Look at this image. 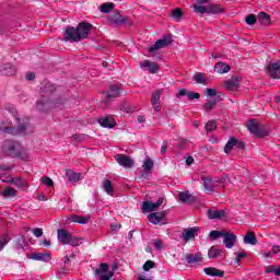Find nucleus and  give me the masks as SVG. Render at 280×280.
<instances>
[{"instance_id": "obj_42", "label": "nucleus", "mask_w": 280, "mask_h": 280, "mask_svg": "<svg viewBox=\"0 0 280 280\" xmlns=\"http://www.w3.org/2000/svg\"><path fill=\"white\" fill-rule=\"evenodd\" d=\"M113 8H115V4L112 2L103 3L101 5V12H103L104 14H108V12H110V10H113Z\"/></svg>"}, {"instance_id": "obj_28", "label": "nucleus", "mask_w": 280, "mask_h": 280, "mask_svg": "<svg viewBox=\"0 0 280 280\" xmlns=\"http://www.w3.org/2000/svg\"><path fill=\"white\" fill-rule=\"evenodd\" d=\"M70 222H77L78 224H89L91 217H80L78 214H72L69 217Z\"/></svg>"}, {"instance_id": "obj_48", "label": "nucleus", "mask_w": 280, "mask_h": 280, "mask_svg": "<svg viewBox=\"0 0 280 280\" xmlns=\"http://www.w3.org/2000/svg\"><path fill=\"white\" fill-rule=\"evenodd\" d=\"M172 16L173 19H175L176 21L180 20V16H183V11H180V9H174L172 11Z\"/></svg>"}, {"instance_id": "obj_53", "label": "nucleus", "mask_w": 280, "mask_h": 280, "mask_svg": "<svg viewBox=\"0 0 280 280\" xmlns=\"http://www.w3.org/2000/svg\"><path fill=\"white\" fill-rule=\"evenodd\" d=\"M176 145H177V148H178L179 150H185V145H187V140L180 139V140H178V142L176 143Z\"/></svg>"}, {"instance_id": "obj_27", "label": "nucleus", "mask_w": 280, "mask_h": 280, "mask_svg": "<svg viewBox=\"0 0 280 280\" xmlns=\"http://www.w3.org/2000/svg\"><path fill=\"white\" fill-rule=\"evenodd\" d=\"M209 277H224V271L217 269L214 267H207L203 269Z\"/></svg>"}, {"instance_id": "obj_58", "label": "nucleus", "mask_w": 280, "mask_h": 280, "mask_svg": "<svg viewBox=\"0 0 280 280\" xmlns=\"http://www.w3.org/2000/svg\"><path fill=\"white\" fill-rule=\"evenodd\" d=\"M185 96H189V91H187L186 89H183L178 92L177 94V97L180 98V97H185Z\"/></svg>"}, {"instance_id": "obj_21", "label": "nucleus", "mask_w": 280, "mask_h": 280, "mask_svg": "<svg viewBox=\"0 0 280 280\" xmlns=\"http://www.w3.org/2000/svg\"><path fill=\"white\" fill-rule=\"evenodd\" d=\"M98 124H101L103 128H115V126H117V122L115 121V118H113V116H105L103 118H100Z\"/></svg>"}, {"instance_id": "obj_34", "label": "nucleus", "mask_w": 280, "mask_h": 280, "mask_svg": "<svg viewBox=\"0 0 280 280\" xmlns=\"http://www.w3.org/2000/svg\"><path fill=\"white\" fill-rule=\"evenodd\" d=\"M186 261L187 264H198V261H202V256L200 254H187Z\"/></svg>"}, {"instance_id": "obj_50", "label": "nucleus", "mask_w": 280, "mask_h": 280, "mask_svg": "<svg viewBox=\"0 0 280 280\" xmlns=\"http://www.w3.org/2000/svg\"><path fill=\"white\" fill-rule=\"evenodd\" d=\"M154 266H155L154 261L148 260L143 265V270H145V272H148L149 270H152V268H154Z\"/></svg>"}, {"instance_id": "obj_19", "label": "nucleus", "mask_w": 280, "mask_h": 280, "mask_svg": "<svg viewBox=\"0 0 280 280\" xmlns=\"http://www.w3.org/2000/svg\"><path fill=\"white\" fill-rule=\"evenodd\" d=\"M198 231H200V229L196 226L185 229L182 233V238L184 242H189V240H194V237H196V233H198Z\"/></svg>"}, {"instance_id": "obj_57", "label": "nucleus", "mask_w": 280, "mask_h": 280, "mask_svg": "<svg viewBox=\"0 0 280 280\" xmlns=\"http://www.w3.org/2000/svg\"><path fill=\"white\" fill-rule=\"evenodd\" d=\"M188 100H200V94L195 92H188Z\"/></svg>"}, {"instance_id": "obj_20", "label": "nucleus", "mask_w": 280, "mask_h": 280, "mask_svg": "<svg viewBox=\"0 0 280 280\" xmlns=\"http://www.w3.org/2000/svg\"><path fill=\"white\" fill-rule=\"evenodd\" d=\"M223 86H225L228 91H237V89H240V79H237V77H232L224 81Z\"/></svg>"}, {"instance_id": "obj_44", "label": "nucleus", "mask_w": 280, "mask_h": 280, "mask_svg": "<svg viewBox=\"0 0 280 280\" xmlns=\"http://www.w3.org/2000/svg\"><path fill=\"white\" fill-rule=\"evenodd\" d=\"M144 172H151L154 167V162H152L150 159H147L142 165Z\"/></svg>"}, {"instance_id": "obj_64", "label": "nucleus", "mask_w": 280, "mask_h": 280, "mask_svg": "<svg viewBox=\"0 0 280 280\" xmlns=\"http://www.w3.org/2000/svg\"><path fill=\"white\" fill-rule=\"evenodd\" d=\"M192 164H194V158L188 156V158L186 159V165H192Z\"/></svg>"}, {"instance_id": "obj_26", "label": "nucleus", "mask_w": 280, "mask_h": 280, "mask_svg": "<svg viewBox=\"0 0 280 280\" xmlns=\"http://www.w3.org/2000/svg\"><path fill=\"white\" fill-rule=\"evenodd\" d=\"M58 240L63 245L69 244V240H71V233L67 230H58Z\"/></svg>"}, {"instance_id": "obj_31", "label": "nucleus", "mask_w": 280, "mask_h": 280, "mask_svg": "<svg viewBox=\"0 0 280 280\" xmlns=\"http://www.w3.org/2000/svg\"><path fill=\"white\" fill-rule=\"evenodd\" d=\"M215 73H229L231 71V67L223 62H218L214 66Z\"/></svg>"}, {"instance_id": "obj_11", "label": "nucleus", "mask_w": 280, "mask_h": 280, "mask_svg": "<svg viewBox=\"0 0 280 280\" xmlns=\"http://www.w3.org/2000/svg\"><path fill=\"white\" fill-rule=\"evenodd\" d=\"M119 85H110L109 90L103 94V100L105 104H110L113 100L119 97Z\"/></svg>"}, {"instance_id": "obj_43", "label": "nucleus", "mask_w": 280, "mask_h": 280, "mask_svg": "<svg viewBox=\"0 0 280 280\" xmlns=\"http://www.w3.org/2000/svg\"><path fill=\"white\" fill-rule=\"evenodd\" d=\"M224 236V232H220V231H211L209 234L210 240L213 242L215 240H219V237H223Z\"/></svg>"}, {"instance_id": "obj_38", "label": "nucleus", "mask_w": 280, "mask_h": 280, "mask_svg": "<svg viewBox=\"0 0 280 280\" xmlns=\"http://www.w3.org/2000/svg\"><path fill=\"white\" fill-rule=\"evenodd\" d=\"M258 21H260L261 25H269L270 16L268 14H266V12H260L258 14Z\"/></svg>"}, {"instance_id": "obj_12", "label": "nucleus", "mask_w": 280, "mask_h": 280, "mask_svg": "<svg viewBox=\"0 0 280 280\" xmlns=\"http://www.w3.org/2000/svg\"><path fill=\"white\" fill-rule=\"evenodd\" d=\"M115 160L117 161L118 165L125 167L126 170L135 167V160H132L130 155L117 154L115 155Z\"/></svg>"}, {"instance_id": "obj_29", "label": "nucleus", "mask_w": 280, "mask_h": 280, "mask_svg": "<svg viewBox=\"0 0 280 280\" xmlns=\"http://www.w3.org/2000/svg\"><path fill=\"white\" fill-rule=\"evenodd\" d=\"M66 176L70 183H78L82 178V174L75 173L71 170L66 171Z\"/></svg>"}, {"instance_id": "obj_62", "label": "nucleus", "mask_w": 280, "mask_h": 280, "mask_svg": "<svg viewBox=\"0 0 280 280\" xmlns=\"http://www.w3.org/2000/svg\"><path fill=\"white\" fill-rule=\"evenodd\" d=\"M35 78H36V74H34V73H32V72H27V73H26V80L32 81V80H34Z\"/></svg>"}, {"instance_id": "obj_7", "label": "nucleus", "mask_w": 280, "mask_h": 280, "mask_svg": "<svg viewBox=\"0 0 280 280\" xmlns=\"http://www.w3.org/2000/svg\"><path fill=\"white\" fill-rule=\"evenodd\" d=\"M1 150L8 156L15 158L16 154H19V150H21V143L13 140H7L2 143Z\"/></svg>"}, {"instance_id": "obj_51", "label": "nucleus", "mask_w": 280, "mask_h": 280, "mask_svg": "<svg viewBox=\"0 0 280 280\" xmlns=\"http://www.w3.org/2000/svg\"><path fill=\"white\" fill-rule=\"evenodd\" d=\"M153 246H154L155 250H163V241L155 240L153 242Z\"/></svg>"}, {"instance_id": "obj_10", "label": "nucleus", "mask_w": 280, "mask_h": 280, "mask_svg": "<svg viewBox=\"0 0 280 280\" xmlns=\"http://www.w3.org/2000/svg\"><path fill=\"white\" fill-rule=\"evenodd\" d=\"M95 275L100 277V280H110L115 277V272L108 271V264H101L98 269H95Z\"/></svg>"}, {"instance_id": "obj_15", "label": "nucleus", "mask_w": 280, "mask_h": 280, "mask_svg": "<svg viewBox=\"0 0 280 280\" xmlns=\"http://www.w3.org/2000/svg\"><path fill=\"white\" fill-rule=\"evenodd\" d=\"M165 215H167V210L161 211V212H152L148 215L149 222L151 224H161L163 220L165 219Z\"/></svg>"}, {"instance_id": "obj_6", "label": "nucleus", "mask_w": 280, "mask_h": 280, "mask_svg": "<svg viewBox=\"0 0 280 280\" xmlns=\"http://www.w3.org/2000/svg\"><path fill=\"white\" fill-rule=\"evenodd\" d=\"M194 12L197 14H220V12H222V7H220V4H195Z\"/></svg>"}, {"instance_id": "obj_16", "label": "nucleus", "mask_w": 280, "mask_h": 280, "mask_svg": "<svg viewBox=\"0 0 280 280\" xmlns=\"http://www.w3.org/2000/svg\"><path fill=\"white\" fill-rule=\"evenodd\" d=\"M26 257L28 259H33L34 261H51V253H33L27 254Z\"/></svg>"}, {"instance_id": "obj_56", "label": "nucleus", "mask_w": 280, "mask_h": 280, "mask_svg": "<svg viewBox=\"0 0 280 280\" xmlns=\"http://www.w3.org/2000/svg\"><path fill=\"white\" fill-rule=\"evenodd\" d=\"M72 139H73L74 141H77V143H80L81 141H84V135H78V133H75V135L72 136Z\"/></svg>"}, {"instance_id": "obj_2", "label": "nucleus", "mask_w": 280, "mask_h": 280, "mask_svg": "<svg viewBox=\"0 0 280 280\" xmlns=\"http://www.w3.org/2000/svg\"><path fill=\"white\" fill-rule=\"evenodd\" d=\"M93 30V25L91 23L82 22L78 25V27H68L66 28L65 40H69L70 43H80L83 38L89 36V32Z\"/></svg>"}, {"instance_id": "obj_32", "label": "nucleus", "mask_w": 280, "mask_h": 280, "mask_svg": "<svg viewBox=\"0 0 280 280\" xmlns=\"http://www.w3.org/2000/svg\"><path fill=\"white\" fill-rule=\"evenodd\" d=\"M11 183L19 189H25V187H27V180L23 179L22 177L12 178Z\"/></svg>"}, {"instance_id": "obj_22", "label": "nucleus", "mask_w": 280, "mask_h": 280, "mask_svg": "<svg viewBox=\"0 0 280 280\" xmlns=\"http://www.w3.org/2000/svg\"><path fill=\"white\" fill-rule=\"evenodd\" d=\"M161 93H162V91L158 90V91L153 92V94H152L151 104L156 113H159V110H161V105H160Z\"/></svg>"}, {"instance_id": "obj_13", "label": "nucleus", "mask_w": 280, "mask_h": 280, "mask_svg": "<svg viewBox=\"0 0 280 280\" xmlns=\"http://www.w3.org/2000/svg\"><path fill=\"white\" fill-rule=\"evenodd\" d=\"M267 75L269 78H272V80H280V62H271L267 66Z\"/></svg>"}, {"instance_id": "obj_18", "label": "nucleus", "mask_w": 280, "mask_h": 280, "mask_svg": "<svg viewBox=\"0 0 280 280\" xmlns=\"http://www.w3.org/2000/svg\"><path fill=\"white\" fill-rule=\"evenodd\" d=\"M235 147H237L240 150H242L244 148V142H242L235 138H231L224 147L225 154H229L231 152V150H233V148H235Z\"/></svg>"}, {"instance_id": "obj_60", "label": "nucleus", "mask_w": 280, "mask_h": 280, "mask_svg": "<svg viewBox=\"0 0 280 280\" xmlns=\"http://www.w3.org/2000/svg\"><path fill=\"white\" fill-rule=\"evenodd\" d=\"M272 255H279L280 253V246L279 245H273L271 248Z\"/></svg>"}, {"instance_id": "obj_39", "label": "nucleus", "mask_w": 280, "mask_h": 280, "mask_svg": "<svg viewBox=\"0 0 280 280\" xmlns=\"http://www.w3.org/2000/svg\"><path fill=\"white\" fill-rule=\"evenodd\" d=\"M103 189L104 191H106V194H108V196H113V183H110L109 179H105L104 184H103Z\"/></svg>"}, {"instance_id": "obj_36", "label": "nucleus", "mask_w": 280, "mask_h": 280, "mask_svg": "<svg viewBox=\"0 0 280 280\" xmlns=\"http://www.w3.org/2000/svg\"><path fill=\"white\" fill-rule=\"evenodd\" d=\"M220 255H222V249H219L215 246L210 247V249L208 250V256L210 259H218Z\"/></svg>"}, {"instance_id": "obj_3", "label": "nucleus", "mask_w": 280, "mask_h": 280, "mask_svg": "<svg viewBox=\"0 0 280 280\" xmlns=\"http://www.w3.org/2000/svg\"><path fill=\"white\" fill-rule=\"evenodd\" d=\"M62 106H65V98L62 97L55 101H49L47 97H42L37 102V110H42L43 113L51 110V108H62Z\"/></svg>"}, {"instance_id": "obj_61", "label": "nucleus", "mask_w": 280, "mask_h": 280, "mask_svg": "<svg viewBox=\"0 0 280 280\" xmlns=\"http://www.w3.org/2000/svg\"><path fill=\"white\" fill-rule=\"evenodd\" d=\"M275 270H276L275 266H267V267L265 268V272H266L267 275H270L271 272L275 273Z\"/></svg>"}, {"instance_id": "obj_41", "label": "nucleus", "mask_w": 280, "mask_h": 280, "mask_svg": "<svg viewBox=\"0 0 280 280\" xmlns=\"http://www.w3.org/2000/svg\"><path fill=\"white\" fill-rule=\"evenodd\" d=\"M2 195L5 196L7 198H14V196H16V189L12 187H7L4 188Z\"/></svg>"}, {"instance_id": "obj_54", "label": "nucleus", "mask_w": 280, "mask_h": 280, "mask_svg": "<svg viewBox=\"0 0 280 280\" xmlns=\"http://www.w3.org/2000/svg\"><path fill=\"white\" fill-rule=\"evenodd\" d=\"M33 234L35 235V237H43V229L40 228H35L33 230Z\"/></svg>"}, {"instance_id": "obj_52", "label": "nucleus", "mask_w": 280, "mask_h": 280, "mask_svg": "<svg viewBox=\"0 0 280 280\" xmlns=\"http://www.w3.org/2000/svg\"><path fill=\"white\" fill-rule=\"evenodd\" d=\"M42 183L44 185H47V187H54V180L49 177L42 178Z\"/></svg>"}, {"instance_id": "obj_5", "label": "nucleus", "mask_w": 280, "mask_h": 280, "mask_svg": "<svg viewBox=\"0 0 280 280\" xmlns=\"http://www.w3.org/2000/svg\"><path fill=\"white\" fill-rule=\"evenodd\" d=\"M226 180H229V177H222L214 180L210 177H202L203 187L207 191H214L218 187H224Z\"/></svg>"}, {"instance_id": "obj_59", "label": "nucleus", "mask_w": 280, "mask_h": 280, "mask_svg": "<svg viewBox=\"0 0 280 280\" xmlns=\"http://www.w3.org/2000/svg\"><path fill=\"white\" fill-rule=\"evenodd\" d=\"M7 245H8V240L5 237H1L0 238V250L2 248H5Z\"/></svg>"}, {"instance_id": "obj_55", "label": "nucleus", "mask_w": 280, "mask_h": 280, "mask_svg": "<svg viewBox=\"0 0 280 280\" xmlns=\"http://www.w3.org/2000/svg\"><path fill=\"white\" fill-rule=\"evenodd\" d=\"M246 257V253H236L235 264H240Z\"/></svg>"}, {"instance_id": "obj_24", "label": "nucleus", "mask_w": 280, "mask_h": 280, "mask_svg": "<svg viewBox=\"0 0 280 280\" xmlns=\"http://www.w3.org/2000/svg\"><path fill=\"white\" fill-rule=\"evenodd\" d=\"M224 215H226L224 210H218L215 208H211L208 210V218L210 220H218L220 218H224Z\"/></svg>"}, {"instance_id": "obj_63", "label": "nucleus", "mask_w": 280, "mask_h": 280, "mask_svg": "<svg viewBox=\"0 0 280 280\" xmlns=\"http://www.w3.org/2000/svg\"><path fill=\"white\" fill-rule=\"evenodd\" d=\"M119 229H121V225H117L115 223L110 225V231H119Z\"/></svg>"}, {"instance_id": "obj_40", "label": "nucleus", "mask_w": 280, "mask_h": 280, "mask_svg": "<svg viewBox=\"0 0 280 280\" xmlns=\"http://www.w3.org/2000/svg\"><path fill=\"white\" fill-rule=\"evenodd\" d=\"M215 104H218V100L217 98H208L207 103L205 104L203 108L205 110L209 112L211 110Z\"/></svg>"}, {"instance_id": "obj_46", "label": "nucleus", "mask_w": 280, "mask_h": 280, "mask_svg": "<svg viewBox=\"0 0 280 280\" xmlns=\"http://www.w3.org/2000/svg\"><path fill=\"white\" fill-rule=\"evenodd\" d=\"M218 126L215 125V120H209L206 125L207 132H213Z\"/></svg>"}, {"instance_id": "obj_14", "label": "nucleus", "mask_w": 280, "mask_h": 280, "mask_svg": "<svg viewBox=\"0 0 280 280\" xmlns=\"http://www.w3.org/2000/svg\"><path fill=\"white\" fill-rule=\"evenodd\" d=\"M140 69H142L143 71H149V73L154 74V73H159V70L161 69V67L159 66V63L154 61L144 60L140 62Z\"/></svg>"}, {"instance_id": "obj_30", "label": "nucleus", "mask_w": 280, "mask_h": 280, "mask_svg": "<svg viewBox=\"0 0 280 280\" xmlns=\"http://www.w3.org/2000/svg\"><path fill=\"white\" fill-rule=\"evenodd\" d=\"M244 244H250V246H255L257 244V236H255L254 232L248 231L244 236Z\"/></svg>"}, {"instance_id": "obj_4", "label": "nucleus", "mask_w": 280, "mask_h": 280, "mask_svg": "<svg viewBox=\"0 0 280 280\" xmlns=\"http://www.w3.org/2000/svg\"><path fill=\"white\" fill-rule=\"evenodd\" d=\"M247 129L252 135H255L258 139H261L264 137H268L269 131L268 127L265 125L260 124L259 120L252 119L247 122Z\"/></svg>"}, {"instance_id": "obj_9", "label": "nucleus", "mask_w": 280, "mask_h": 280, "mask_svg": "<svg viewBox=\"0 0 280 280\" xmlns=\"http://www.w3.org/2000/svg\"><path fill=\"white\" fill-rule=\"evenodd\" d=\"M163 202H165V198H159L156 202H152V201H143L142 203V212L143 213H152L153 211H159V209L161 208V205H163Z\"/></svg>"}, {"instance_id": "obj_17", "label": "nucleus", "mask_w": 280, "mask_h": 280, "mask_svg": "<svg viewBox=\"0 0 280 280\" xmlns=\"http://www.w3.org/2000/svg\"><path fill=\"white\" fill-rule=\"evenodd\" d=\"M237 243V235L229 232L223 233V244L225 248H233Z\"/></svg>"}, {"instance_id": "obj_33", "label": "nucleus", "mask_w": 280, "mask_h": 280, "mask_svg": "<svg viewBox=\"0 0 280 280\" xmlns=\"http://www.w3.org/2000/svg\"><path fill=\"white\" fill-rule=\"evenodd\" d=\"M15 158L21 159L22 161H30V151H27L20 144V149L18 150V154L15 155Z\"/></svg>"}, {"instance_id": "obj_23", "label": "nucleus", "mask_w": 280, "mask_h": 280, "mask_svg": "<svg viewBox=\"0 0 280 280\" xmlns=\"http://www.w3.org/2000/svg\"><path fill=\"white\" fill-rule=\"evenodd\" d=\"M178 198L180 202H184L185 205H191V202H196V198L189 194V191L179 192Z\"/></svg>"}, {"instance_id": "obj_8", "label": "nucleus", "mask_w": 280, "mask_h": 280, "mask_svg": "<svg viewBox=\"0 0 280 280\" xmlns=\"http://www.w3.org/2000/svg\"><path fill=\"white\" fill-rule=\"evenodd\" d=\"M172 35H165L162 39H159L155 42L154 45L148 48V51L150 54H154V51H159V49H164V47H168V45H172Z\"/></svg>"}, {"instance_id": "obj_47", "label": "nucleus", "mask_w": 280, "mask_h": 280, "mask_svg": "<svg viewBox=\"0 0 280 280\" xmlns=\"http://www.w3.org/2000/svg\"><path fill=\"white\" fill-rule=\"evenodd\" d=\"M205 95H207V97H210V100H213L215 98V95H218V93L214 89H206Z\"/></svg>"}, {"instance_id": "obj_35", "label": "nucleus", "mask_w": 280, "mask_h": 280, "mask_svg": "<svg viewBox=\"0 0 280 280\" xmlns=\"http://www.w3.org/2000/svg\"><path fill=\"white\" fill-rule=\"evenodd\" d=\"M126 20L124 19V15L121 13H115L112 16H109V23H115L116 25H121Z\"/></svg>"}, {"instance_id": "obj_49", "label": "nucleus", "mask_w": 280, "mask_h": 280, "mask_svg": "<svg viewBox=\"0 0 280 280\" xmlns=\"http://www.w3.org/2000/svg\"><path fill=\"white\" fill-rule=\"evenodd\" d=\"M247 25H255V23H257V18L253 14L247 15V18L245 19Z\"/></svg>"}, {"instance_id": "obj_25", "label": "nucleus", "mask_w": 280, "mask_h": 280, "mask_svg": "<svg viewBox=\"0 0 280 280\" xmlns=\"http://www.w3.org/2000/svg\"><path fill=\"white\" fill-rule=\"evenodd\" d=\"M0 73H3V75H14V73H16V68L11 63H4L0 66Z\"/></svg>"}, {"instance_id": "obj_45", "label": "nucleus", "mask_w": 280, "mask_h": 280, "mask_svg": "<svg viewBox=\"0 0 280 280\" xmlns=\"http://www.w3.org/2000/svg\"><path fill=\"white\" fill-rule=\"evenodd\" d=\"M69 246H80L82 244L81 240L77 236L71 235L70 240L68 241Z\"/></svg>"}, {"instance_id": "obj_37", "label": "nucleus", "mask_w": 280, "mask_h": 280, "mask_svg": "<svg viewBox=\"0 0 280 280\" xmlns=\"http://www.w3.org/2000/svg\"><path fill=\"white\" fill-rule=\"evenodd\" d=\"M192 80L197 84H207V82H209V80L207 79V77H205V73H202V72H198L197 74H195L192 77Z\"/></svg>"}, {"instance_id": "obj_1", "label": "nucleus", "mask_w": 280, "mask_h": 280, "mask_svg": "<svg viewBox=\"0 0 280 280\" xmlns=\"http://www.w3.org/2000/svg\"><path fill=\"white\" fill-rule=\"evenodd\" d=\"M4 110L10 113L12 117L15 118L18 127L12 126V121L10 120H0V130L4 132V135H30V132H34V127L30 125V119L25 117H20L16 107L12 104H7L4 106Z\"/></svg>"}]
</instances>
